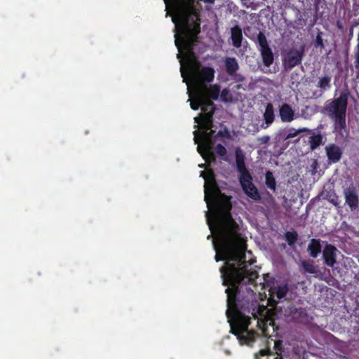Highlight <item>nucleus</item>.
Here are the masks:
<instances>
[{
  "label": "nucleus",
  "mask_w": 359,
  "mask_h": 359,
  "mask_svg": "<svg viewBox=\"0 0 359 359\" xmlns=\"http://www.w3.org/2000/svg\"><path fill=\"white\" fill-rule=\"evenodd\" d=\"M317 43L318 45L323 46V42L320 36L317 37Z\"/></svg>",
  "instance_id": "obj_27"
},
{
  "label": "nucleus",
  "mask_w": 359,
  "mask_h": 359,
  "mask_svg": "<svg viewBox=\"0 0 359 359\" xmlns=\"http://www.w3.org/2000/svg\"><path fill=\"white\" fill-rule=\"evenodd\" d=\"M287 291V285L286 284H280L273 288H270L269 294L273 298L276 295L278 299H281L285 297Z\"/></svg>",
  "instance_id": "obj_9"
},
{
  "label": "nucleus",
  "mask_w": 359,
  "mask_h": 359,
  "mask_svg": "<svg viewBox=\"0 0 359 359\" xmlns=\"http://www.w3.org/2000/svg\"><path fill=\"white\" fill-rule=\"evenodd\" d=\"M308 130H309V129L306 128H300V129H298V130L290 129L289 133L285 136V139L287 140V139H290V138L294 137L298 134H299V133H301L302 132L308 131Z\"/></svg>",
  "instance_id": "obj_20"
},
{
  "label": "nucleus",
  "mask_w": 359,
  "mask_h": 359,
  "mask_svg": "<svg viewBox=\"0 0 359 359\" xmlns=\"http://www.w3.org/2000/svg\"><path fill=\"white\" fill-rule=\"evenodd\" d=\"M308 250L313 257H316L321 251L320 243L318 240L312 239L308 246Z\"/></svg>",
  "instance_id": "obj_11"
},
{
  "label": "nucleus",
  "mask_w": 359,
  "mask_h": 359,
  "mask_svg": "<svg viewBox=\"0 0 359 359\" xmlns=\"http://www.w3.org/2000/svg\"><path fill=\"white\" fill-rule=\"evenodd\" d=\"M356 62L357 65H359V48H358V52L356 54Z\"/></svg>",
  "instance_id": "obj_26"
},
{
  "label": "nucleus",
  "mask_w": 359,
  "mask_h": 359,
  "mask_svg": "<svg viewBox=\"0 0 359 359\" xmlns=\"http://www.w3.org/2000/svg\"><path fill=\"white\" fill-rule=\"evenodd\" d=\"M194 128H198V125H195V126H194Z\"/></svg>",
  "instance_id": "obj_31"
},
{
  "label": "nucleus",
  "mask_w": 359,
  "mask_h": 359,
  "mask_svg": "<svg viewBox=\"0 0 359 359\" xmlns=\"http://www.w3.org/2000/svg\"><path fill=\"white\" fill-rule=\"evenodd\" d=\"M200 175L205 180L204 201L208 208L205 217L211 235L208 238L213 236L215 260L225 261L220 272L223 284L228 286L226 290L228 322L240 343L250 345L255 338L254 332L248 330L250 318L237 309L235 299L238 285L251 283L257 278L256 271L248 269L254 260H245V239L231 218L230 198L220 192L211 170L202 171Z\"/></svg>",
  "instance_id": "obj_1"
},
{
  "label": "nucleus",
  "mask_w": 359,
  "mask_h": 359,
  "mask_svg": "<svg viewBox=\"0 0 359 359\" xmlns=\"http://www.w3.org/2000/svg\"><path fill=\"white\" fill-rule=\"evenodd\" d=\"M199 167H200V168H205L204 164H201V165H199Z\"/></svg>",
  "instance_id": "obj_30"
},
{
  "label": "nucleus",
  "mask_w": 359,
  "mask_h": 359,
  "mask_svg": "<svg viewBox=\"0 0 359 359\" xmlns=\"http://www.w3.org/2000/svg\"><path fill=\"white\" fill-rule=\"evenodd\" d=\"M302 265L304 270L309 273H315L317 272L316 266L311 262H304Z\"/></svg>",
  "instance_id": "obj_21"
},
{
  "label": "nucleus",
  "mask_w": 359,
  "mask_h": 359,
  "mask_svg": "<svg viewBox=\"0 0 359 359\" xmlns=\"http://www.w3.org/2000/svg\"><path fill=\"white\" fill-rule=\"evenodd\" d=\"M268 140H269V137H263V141H264V142H266V141H267Z\"/></svg>",
  "instance_id": "obj_28"
},
{
  "label": "nucleus",
  "mask_w": 359,
  "mask_h": 359,
  "mask_svg": "<svg viewBox=\"0 0 359 359\" xmlns=\"http://www.w3.org/2000/svg\"><path fill=\"white\" fill-rule=\"evenodd\" d=\"M215 151L219 156H224L226 154V150L224 147L221 144H218L215 148Z\"/></svg>",
  "instance_id": "obj_24"
},
{
  "label": "nucleus",
  "mask_w": 359,
  "mask_h": 359,
  "mask_svg": "<svg viewBox=\"0 0 359 359\" xmlns=\"http://www.w3.org/2000/svg\"><path fill=\"white\" fill-rule=\"evenodd\" d=\"M264 118L267 126L271 124L274 120V111L272 104L269 103L265 109Z\"/></svg>",
  "instance_id": "obj_14"
},
{
  "label": "nucleus",
  "mask_w": 359,
  "mask_h": 359,
  "mask_svg": "<svg viewBox=\"0 0 359 359\" xmlns=\"http://www.w3.org/2000/svg\"><path fill=\"white\" fill-rule=\"evenodd\" d=\"M279 115L283 122H291L294 119V111L287 104H283L280 107Z\"/></svg>",
  "instance_id": "obj_7"
},
{
  "label": "nucleus",
  "mask_w": 359,
  "mask_h": 359,
  "mask_svg": "<svg viewBox=\"0 0 359 359\" xmlns=\"http://www.w3.org/2000/svg\"><path fill=\"white\" fill-rule=\"evenodd\" d=\"M176 46L179 53L177 57L181 65L180 72L183 81L187 83V93L192 109L201 108L202 113L194 118L197 124H201L203 131L200 133L197 129L194 132L195 144H198L197 150L206 162L215 159L212 151L211 129L212 116L213 114V102L211 99L218 98L220 89L214 85L208 87L205 82H210L214 79L215 70L210 67H203L196 60L192 49L193 44L182 45L176 37Z\"/></svg>",
  "instance_id": "obj_2"
},
{
  "label": "nucleus",
  "mask_w": 359,
  "mask_h": 359,
  "mask_svg": "<svg viewBox=\"0 0 359 359\" xmlns=\"http://www.w3.org/2000/svg\"><path fill=\"white\" fill-rule=\"evenodd\" d=\"M327 156L330 161L336 163L339 161L341 156V151L338 146L330 144L325 148Z\"/></svg>",
  "instance_id": "obj_8"
},
{
  "label": "nucleus",
  "mask_w": 359,
  "mask_h": 359,
  "mask_svg": "<svg viewBox=\"0 0 359 359\" xmlns=\"http://www.w3.org/2000/svg\"><path fill=\"white\" fill-rule=\"evenodd\" d=\"M231 39L235 47L241 46L243 36L241 29L238 27H234L231 29Z\"/></svg>",
  "instance_id": "obj_10"
},
{
  "label": "nucleus",
  "mask_w": 359,
  "mask_h": 359,
  "mask_svg": "<svg viewBox=\"0 0 359 359\" xmlns=\"http://www.w3.org/2000/svg\"><path fill=\"white\" fill-rule=\"evenodd\" d=\"M347 97L341 95L338 98L331 101L325 106V111L334 121V131L341 136L347 133L346 125V112Z\"/></svg>",
  "instance_id": "obj_3"
},
{
  "label": "nucleus",
  "mask_w": 359,
  "mask_h": 359,
  "mask_svg": "<svg viewBox=\"0 0 359 359\" xmlns=\"http://www.w3.org/2000/svg\"><path fill=\"white\" fill-rule=\"evenodd\" d=\"M337 250L331 245H327L323 250V257L326 264L333 267L336 262V253Z\"/></svg>",
  "instance_id": "obj_6"
},
{
  "label": "nucleus",
  "mask_w": 359,
  "mask_h": 359,
  "mask_svg": "<svg viewBox=\"0 0 359 359\" xmlns=\"http://www.w3.org/2000/svg\"><path fill=\"white\" fill-rule=\"evenodd\" d=\"M331 77L329 76H325L319 79L318 87L320 88L322 91H325L330 87Z\"/></svg>",
  "instance_id": "obj_16"
},
{
  "label": "nucleus",
  "mask_w": 359,
  "mask_h": 359,
  "mask_svg": "<svg viewBox=\"0 0 359 359\" xmlns=\"http://www.w3.org/2000/svg\"><path fill=\"white\" fill-rule=\"evenodd\" d=\"M266 184L269 189H276V181L271 172L268 171L266 173Z\"/></svg>",
  "instance_id": "obj_19"
},
{
  "label": "nucleus",
  "mask_w": 359,
  "mask_h": 359,
  "mask_svg": "<svg viewBox=\"0 0 359 359\" xmlns=\"http://www.w3.org/2000/svg\"><path fill=\"white\" fill-rule=\"evenodd\" d=\"M358 43L357 47H358V48H359V33H358Z\"/></svg>",
  "instance_id": "obj_29"
},
{
  "label": "nucleus",
  "mask_w": 359,
  "mask_h": 359,
  "mask_svg": "<svg viewBox=\"0 0 359 359\" xmlns=\"http://www.w3.org/2000/svg\"><path fill=\"white\" fill-rule=\"evenodd\" d=\"M262 57L263 62L267 67L273 62V55L270 48L259 50Z\"/></svg>",
  "instance_id": "obj_13"
},
{
  "label": "nucleus",
  "mask_w": 359,
  "mask_h": 359,
  "mask_svg": "<svg viewBox=\"0 0 359 359\" xmlns=\"http://www.w3.org/2000/svg\"><path fill=\"white\" fill-rule=\"evenodd\" d=\"M220 97H221V99L223 100V101H225V102H229L232 99V95L230 93L229 90H227V89H224L222 92H221V95H220Z\"/></svg>",
  "instance_id": "obj_23"
},
{
  "label": "nucleus",
  "mask_w": 359,
  "mask_h": 359,
  "mask_svg": "<svg viewBox=\"0 0 359 359\" xmlns=\"http://www.w3.org/2000/svg\"><path fill=\"white\" fill-rule=\"evenodd\" d=\"M237 164L238 170L241 173L240 177V182L243 191L248 197L255 201H258L260 198V196L257 191V188L252 182V177L250 173L245 170L243 164L240 162V161H237Z\"/></svg>",
  "instance_id": "obj_4"
},
{
  "label": "nucleus",
  "mask_w": 359,
  "mask_h": 359,
  "mask_svg": "<svg viewBox=\"0 0 359 359\" xmlns=\"http://www.w3.org/2000/svg\"><path fill=\"white\" fill-rule=\"evenodd\" d=\"M225 65L227 72L232 74L235 73L238 69V65L235 58L227 57L225 60Z\"/></svg>",
  "instance_id": "obj_15"
},
{
  "label": "nucleus",
  "mask_w": 359,
  "mask_h": 359,
  "mask_svg": "<svg viewBox=\"0 0 359 359\" xmlns=\"http://www.w3.org/2000/svg\"><path fill=\"white\" fill-rule=\"evenodd\" d=\"M330 202L332 203H333L334 205H337L338 204V198L336 196H330Z\"/></svg>",
  "instance_id": "obj_25"
},
{
  "label": "nucleus",
  "mask_w": 359,
  "mask_h": 359,
  "mask_svg": "<svg viewBox=\"0 0 359 359\" xmlns=\"http://www.w3.org/2000/svg\"><path fill=\"white\" fill-rule=\"evenodd\" d=\"M302 51L292 49L288 51L283 57V64L285 67L292 68L299 64L302 59Z\"/></svg>",
  "instance_id": "obj_5"
},
{
  "label": "nucleus",
  "mask_w": 359,
  "mask_h": 359,
  "mask_svg": "<svg viewBox=\"0 0 359 359\" xmlns=\"http://www.w3.org/2000/svg\"><path fill=\"white\" fill-rule=\"evenodd\" d=\"M257 43L259 50L269 48L266 36L261 32L257 36Z\"/></svg>",
  "instance_id": "obj_18"
},
{
  "label": "nucleus",
  "mask_w": 359,
  "mask_h": 359,
  "mask_svg": "<svg viewBox=\"0 0 359 359\" xmlns=\"http://www.w3.org/2000/svg\"><path fill=\"white\" fill-rule=\"evenodd\" d=\"M322 136L319 134L314 135L310 137L309 144L311 149H316L322 143Z\"/></svg>",
  "instance_id": "obj_17"
},
{
  "label": "nucleus",
  "mask_w": 359,
  "mask_h": 359,
  "mask_svg": "<svg viewBox=\"0 0 359 359\" xmlns=\"http://www.w3.org/2000/svg\"><path fill=\"white\" fill-rule=\"evenodd\" d=\"M285 237L288 244L292 245L297 239V234L295 232H287Z\"/></svg>",
  "instance_id": "obj_22"
},
{
  "label": "nucleus",
  "mask_w": 359,
  "mask_h": 359,
  "mask_svg": "<svg viewBox=\"0 0 359 359\" xmlns=\"http://www.w3.org/2000/svg\"><path fill=\"white\" fill-rule=\"evenodd\" d=\"M345 198L346 202L350 206V208L353 210L357 207L358 205V198L354 193V191L351 190H347L345 192Z\"/></svg>",
  "instance_id": "obj_12"
}]
</instances>
